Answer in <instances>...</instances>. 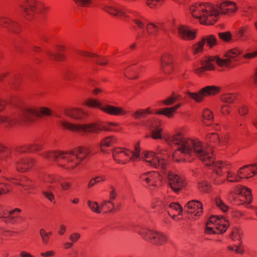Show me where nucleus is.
<instances>
[{"mask_svg": "<svg viewBox=\"0 0 257 257\" xmlns=\"http://www.w3.org/2000/svg\"><path fill=\"white\" fill-rule=\"evenodd\" d=\"M162 71L166 74H171L174 70L173 57L169 54L165 53L161 58Z\"/></svg>", "mask_w": 257, "mask_h": 257, "instance_id": "obj_10", "label": "nucleus"}, {"mask_svg": "<svg viewBox=\"0 0 257 257\" xmlns=\"http://www.w3.org/2000/svg\"><path fill=\"white\" fill-rule=\"evenodd\" d=\"M94 61L97 65L101 66L106 65L108 63V60L105 59L103 57L98 55L96 54V56L93 58Z\"/></svg>", "mask_w": 257, "mask_h": 257, "instance_id": "obj_53", "label": "nucleus"}, {"mask_svg": "<svg viewBox=\"0 0 257 257\" xmlns=\"http://www.w3.org/2000/svg\"><path fill=\"white\" fill-rule=\"evenodd\" d=\"M177 99L176 94L173 92L170 97L167 98L165 100H162V102L165 105L170 106L174 104Z\"/></svg>", "mask_w": 257, "mask_h": 257, "instance_id": "obj_52", "label": "nucleus"}, {"mask_svg": "<svg viewBox=\"0 0 257 257\" xmlns=\"http://www.w3.org/2000/svg\"><path fill=\"white\" fill-rule=\"evenodd\" d=\"M20 9L25 18L29 21L33 20L37 14H47L49 10L48 7L36 0H25L21 3Z\"/></svg>", "mask_w": 257, "mask_h": 257, "instance_id": "obj_2", "label": "nucleus"}, {"mask_svg": "<svg viewBox=\"0 0 257 257\" xmlns=\"http://www.w3.org/2000/svg\"><path fill=\"white\" fill-rule=\"evenodd\" d=\"M186 94L191 99L197 103L204 101L205 95L202 88L198 92H191L189 91L186 92Z\"/></svg>", "mask_w": 257, "mask_h": 257, "instance_id": "obj_22", "label": "nucleus"}, {"mask_svg": "<svg viewBox=\"0 0 257 257\" xmlns=\"http://www.w3.org/2000/svg\"><path fill=\"white\" fill-rule=\"evenodd\" d=\"M142 156V160L150 163L151 166L155 168L159 166V156L154 152L146 151L143 152Z\"/></svg>", "mask_w": 257, "mask_h": 257, "instance_id": "obj_14", "label": "nucleus"}, {"mask_svg": "<svg viewBox=\"0 0 257 257\" xmlns=\"http://www.w3.org/2000/svg\"><path fill=\"white\" fill-rule=\"evenodd\" d=\"M29 147L31 153H36L43 150V146L38 144L29 145Z\"/></svg>", "mask_w": 257, "mask_h": 257, "instance_id": "obj_61", "label": "nucleus"}, {"mask_svg": "<svg viewBox=\"0 0 257 257\" xmlns=\"http://www.w3.org/2000/svg\"><path fill=\"white\" fill-rule=\"evenodd\" d=\"M76 5L82 7H87L92 3V0H74Z\"/></svg>", "mask_w": 257, "mask_h": 257, "instance_id": "obj_63", "label": "nucleus"}, {"mask_svg": "<svg viewBox=\"0 0 257 257\" xmlns=\"http://www.w3.org/2000/svg\"><path fill=\"white\" fill-rule=\"evenodd\" d=\"M113 158L117 163L125 164L127 163L128 150L127 149L116 148L112 150Z\"/></svg>", "mask_w": 257, "mask_h": 257, "instance_id": "obj_13", "label": "nucleus"}, {"mask_svg": "<svg viewBox=\"0 0 257 257\" xmlns=\"http://www.w3.org/2000/svg\"><path fill=\"white\" fill-rule=\"evenodd\" d=\"M116 139L113 136L106 137L104 138L101 142L100 148L101 151H105V148H108L115 143Z\"/></svg>", "mask_w": 257, "mask_h": 257, "instance_id": "obj_28", "label": "nucleus"}, {"mask_svg": "<svg viewBox=\"0 0 257 257\" xmlns=\"http://www.w3.org/2000/svg\"><path fill=\"white\" fill-rule=\"evenodd\" d=\"M227 51L228 52V53L231 54V55H233L236 58H238V57L242 53V51L237 47H234L232 49H229Z\"/></svg>", "mask_w": 257, "mask_h": 257, "instance_id": "obj_60", "label": "nucleus"}, {"mask_svg": "<svg viewBox=\"0 0 257 257\" xmlns=\"http://www.w3.org/2000/svg\"><path fill=\"white\" fill-rule=\"evenodd\" d=\"M22 82V76L20 74L13 76L9 80V84L12 88L16 89L18 88Z\"/></svg>", "mask_w": 257, "mask_h": 257, "instance_id": "obj_31", "label": "nucleus"}, {"mask_svg": "<svg viewBox=\"0 0 257 257\" xmlns=\"http://www.w3.org/2000/svg\"><path fill=\"white\" fill-rule=\"evenodd\" d=\"M198 187L200 191L203 193L209 192L211 188L210 184L206 181L199 182L198 183Z\"/></svg>", "mask_w": 257, "mask_h": 257, "instance_id": "obj_45", "label": "nucleus"}, {"mask_svg": "<svg viewBox=\"0 0 257 257\" xmlns=\"http://www.w3.org/2000/svg\"><path fill=\"white\" fill-rule=\"evenodd\" d=\"M210 49L218 45L217 39L214 35H210L206 37H203Z\"/></svg>", "mask_w": 257, "mask_h": 257, "instance_id": "obj_40", "label": "nucleus"}, {"mask_svg": "<svg viewBox=\"0 0 257 257\" xmlns=\"http://www.w3.org/2000/svg\"><path fill=\"white\" fill-rule=\"evenodd\" d=\"M237 95L235 93H225L220 96V100L225 103H235L237 100Z\"/></svg>", "mask_w": 257, "mask_h": 257, "instance_id": "obj_27", "label": "nucleus"}, {"mask_svg": "<svg viewBox=\"0 0 257 257\" xmlns=\"http://www.w3.org/2000/svg\"><path fill=\"white\" fill-rule=\"evenodd\" d=\"M154 123H156L157 124H158V123H159V125L160 126L161 121L159 120V119H154ZM162 128H159L158 125H157V127L152 132L151 137L154 140L162 139Z\"/></svg>", "mask_w": 257, "mask_h": 257, "instance_id": "obj_32", "label": "nucleus"}, {"mask_svg": "<svg viewBox=\"0 0 257 257\" xmlns=\"http://www.w3.org/2000/svg\"><path fill=\"white\" fill-rule=\"evenodd\" d=\"M179 36L184 41H192L196 38L197 30H190L189 26L181 25L178 28Z\"/></svg>", "mask_w": 257, "mask_h": 257, "instance_id": "obj_7", "label": "nucleus"}, {"mask_svg": "<svg viewBox=\"0 0 257 257\" xmlns=\"http://www.w3.org/2000/svg\"><path fill=\"white\" fill-rule=\"evenodd\" d=\"M154 237L151 240V242L156 245H163L166 242V237L158 232H155Z\"/></svg>", "mask_w": 257, "mask_h": 257, "instance_id": "obj_33", "label": "nucleus"}, {"mask_svg": "<svg viewBox=\"0 0 257 257\" xmlns=\"http://www.w3.org/2000/svg\"><path fill=\"white\" fill-rule=\"evenodd\" d=\"M219 9L220 10V14L221 15H226L229 13H234L238 10L237 6H235V7L232 8H228L225 7H221V5L219 6Z\"/></svg>", "mask_w": 257, "mask_h": 257, "instance_id": "obj_56", "label": "nucleus"}, {"mask_svg": "<svg viewBox=\"0 0 257 257\" xmlns=\"http://www.w3.org/2000/svg\"><path fill=\"white\" fill-rule=\"evenodd\" d=\"M140 141H139L135 145V150L134 151H131L133 155L132 157L130 158V161H135L138 159H140Z\"/></svg>", "mask_w": 257, "mask_h": 257, "instance_id": "obj_42", "label": "nucleus"}, {"mask_svg": "<svg viewBox=\"0 0 257 257\" xmlns=\"http://www.w3.org/2000/svg\"><path fill=\"white\" fill-rule=\"evenodd\" d=\"M114 209V204L111 201L105 202L101 206V210H104L105 212H111Z\"/></svg>", "mask_w": 257, "mask_h": 257, "instance_id": "obj_54", "label": "nucleus"}, {"mask_svg": "<svg viewBox=\"0 0 257 257\" xmlns=\"http://www.w3.org/2000/svg\"><path fill=\"white\" fill-rule=\"evenodd\" d=\"M191 145L192 150H193L194 152L197 154L198 156L206 152L203 149L202 143L201 142H195V140H191Z\"/></svg>", "mask_w": 257, "mask_h": 257, "instance_id": "obj_37", "label": "nucleus"}, {"mask_svg": "<svg viewBox=\"0 0 257 257\" xmlns=\"http://www.w3.org/2000/svg\"><path fill=\"white\" fill-rule=\"evenodd\" d=\"M183 141L181 143H175V145L180 146V147L174 151V154H177L178 152H180L182 154H187L190 157H191L193 152L191 146L188 144L187 141L185 138L183 139Z\"/></svg>", "mask_w": 257, "mask_h": 257, "instance_id": "obj_18", "label": "nucleus"}, {"mask_svg": "<svg viewBox=\"0 0 257 257\" xmlns=\"http://www.w3.org/2000/svg\"><path fill=\"white\" fill-rule=\"evenodd\" d=\"M155 113L158 115H163L169 118H171L174 117L175 113L171 107H166L160 109Z\"/></svg>", "mask_w": 257, "mask_h": 257, "instance_id": "obj_35", "label": "nucleus"}, {"mask_svg": "<svg viewBox=\"0 0 257 257\" xmlns=\"http://www.w3.org/2000/svg\"><path fill=\"white\" fill-rule=\"evenodd\" d=\"M102 111L111 115H124L127 111L121 107L115 106L111 105H105L102 108Z\"/></svg>", "mask_w": 257, "mask_h": 257, "instance_id": "obj_17", "label": "nucleus"}, {"mask_svg": "<svg viewBox=\"0 0 257 257\" xmlns=\"http://www.w3.org/2000/svg\"><path fill=\"white\" fill-rule=\"evenodd\" d=\"M36 163V160L30 157H25L19 159L15 162V167L18 172L26 173L29 172Z\"/></svg>", "mask_w": 257, "mask_h": 257, "instance_id": "obj_5", "label": "nucleus"}, {"mask_svg": "<svg viewBox=\"0 0 257 257\" xmlns=\"http://www.w3.org/2000/svg\"><path fill=\"white\" fill-rule=\"evenodd\" d=\"M223 163L222 161H218L216 163H214V164L213 165L214 166L213 172H215L218 175H222V171L221 166Z\"/></svg>", "mask_w": 257, "mask_h": 257, "instance_id": "obj_59", "label": "nucleus"}, {"mask_svg": "<svg viewBox=\"0 0 257 257\" xmlns=\"http://www.w3.org/2000/svg\"><path fill=\"white\" fill-rule=\"evenodd\" d=\"M36 109L30 108L23 109L17 117L11 118V124L14 125L23 121L30 122L33 121V117H37Z\"/></svg>", "mask_w": 257, "mask_h": 257, "instance_id": "obj_3", "label": "nucleus"}, {"mask_svg": "<svg viewBox=\"0 0 257 257\" xmlns=\"http://www.w3.org/2000/svg\"><path fill=\"white\" fill-rule=\"evenodd\" d=\"M206 139L208 140L210 145L213 146L220 142V139L217 133H213L208 134L206 136Z\"/></svg>", "mask_w": 257, "mask_h": 257, "instance_id": "obj_43", "label": "nucleus"}, {"mask_svg": "<svg viewBox=\"0 0 257 257\" xmlns=\"http://www.w3.org/2000/svg\"><path fill=\"white\" fill-rule=\"evenodd\" d=\"M218 36L219 38L225 43L230 42L232 38V35L230 31L220 32Z\"/></svg>", "mask_w": 257, "mask_h": 257, "instance_id": "obj_44", "label": "nucleus"}, {"mask_svg": "<svg viewBox=\"0 0 257 257\" xmlns=\"http://www.w3.org/2000/svg\"><path fill=\"white\" fill-rule=\"evenodd\" d=\"M152 113L153 112L150 107H148L146 109H139L135 111L132 115L135 119H140L145 118L147 115Z\"/></svg>", "mask_w": 257, "mask_h": 257, "instance_id": "obj_29", "label": "nucleus"}, {"mask_svg": "<svg viewBox=\"0 0 257 257\" xmlns=\"http://www.w3.org/2000/svg\"><path fill=\"white\" fill-rule=\"evenodd\" d=\"M65 114L74 119H82L86 116V113L81 108H72L65 110Z\"/></svg>", "mask_w": 257, "mask_h": 257, "instance_id": "obj_19", "label": "nucleus"}, {"mask_svg": "<svg viewBox=\"0 0 257 257\" xmlns=\"http://www.w3.org/2000/svg\"><path fill=\"white\" fill-rule=\"evenodd\" d=\"M37 117H42L44 116H50L52 115V110L47 107H41L39 110L36 109Z\"/></svg>", "mask_w": 257, "mask_h": 257, "instance_id": "obj_39", "label": "nucleus"}, {"mask_svg": "<svg viewBox=\"0 0 257 257\" xmlns=\"http://www.w3.org/2000/svg\"><path fill=\"white\" fill-rule=\"evenodd\" d=\"M217 58V65L220 67L225 66L228 69H232L237 67L239 65L238 63L231 64L230 63V60L227 58H226V59H221L219 56V58Z\"/></svg>", "mask_w": 257, "mask_h": 257, "instance_id": "obj_24", "label": "nucleus"}, {"mask_svg": "<svg viewBox=\"0 0 257 257\" xmlns=\"http://www.w3.org/2000/svg\"><path fill=\"white\" fill-rule=\"evenodd\" d=\"M169 184L172 190L175 193H178L183 188L184 182L180 176L170 171L168 174Z\"/></svg>", "mask_w": 257, "mask_h": 257, "instance_id": "obj_6", "label": "nucleus"}, {"mask_svg": "<svg viewBox=\"0 0 257 257\" xmlns=\"http://www.w3.org/2000/svg\"><path fill=\"white\" fill-rule=\"evenodd\" d=\"M21 211L22 210L20 208H15L9 211L8 212V216L6 217L5 216V217H4L5 219V222L8 225H17L24 222L25 221V217L19 216H13L14 213H17L19 214Z\"/></svg>", "mask_w": 257, "mask_h": 257, "instance_id": "obj_12", "label": "nucleus"}, {"mask_svg": "<svg viewBox=\"0 0 257 257\" xmlns=\"http://www.w3.org/2000/svg\"><path fill=\"white\" fill-rule=\"evenodd\" d=\"M184 138L183 134L181 132L177 133L172 136V141L175 144L176 142L181 143V141H183V139Z\"/></svg>", "mask_w": 257, "mask_h": 257, "instance_id": "obj_64", "label": "nucleus"}, {"mask_svg": "<svg viewBox=\"0 0 257 257\" xmlns=\"http://www.w3.org/2000/svg\"><path fill=\"white\" fill-rule=\"evenodd\" d=\"M202 5H203V4H200V7H201ZM203 6L205 7H210L212 9L210 14L207 15L209 17L214 16L215 17H217L220 14V11L219 12L217 9H214V5L211 3H205Z\"/></svg>", "mask_w": 257, "mask_h": 257, "instance_id": "obj_57", "label": "nucleus"}, {"mask_svg": "<svg viewBox=\"0 0 257 257\" xmlns=\"http://www.w3.org/2000/svg\"><path fill=\"white\" fill-rule=\"evenodd\" d=\"M0 26L15 34H20L22 30V26L18 22L6 16H0Z\"/></svg>", "mask_w": 257, "mask_h": 257, "instance_id": "obj_4", "label": "nucleus"}, {"mask_svg": "<svg viewBox=\"0 0 257 257\" xmlns=\"http://www.w3.org/2000/svg\"><path fill=\"white\" fill-rule=\"evenodd\" d=\"M198 157L206 167H210L214 164L215 159L209 156V153L207 152L199 155Z\"/></svg>", "mask_w": 257, "mask_h": 257, "instance_id": "obj_25", "label": "nucleus"}, {"mask_svg": "<svg viewBox=\"0 0 257 257\" xmlns=\"http://www.w3.org/2000/svg\"><path fill=\"white\" fill-rule=\"evenodd\" d=\"M61 125L67 130L75 132H83L86 133H92L91 123L88 124H72L67 122H62Z\"/></svg>", "mask_w": 257, "mask_h": 257, "instance_id": "obj_8", "label": "nucleus"}, {"mask_svg": "<svg viewBox=\"0 0 257 257\" xmlns=\"http://www.w3.org/2000/svg\"><path fill=\"white\" fill-rule=\"evenodd\" d=\"M230 237L233 240H235L236 239L240 240L241 237L239 234V229L234 227L230 234Z\"/></svg>", "mask_w": 257, "mask_h": 257, "instance_id": "obj_62", "label": "nucleus"}, {"mask_svg": "<svg viewBox=\"0 0 257 257\" xmlns=\"http://www.w3.org/2000/svg\"><path fill=\"white\" fill-rule=\"evenodd\" d=\"M11 154V151L10 149L0 143V159H3L10 157Z\"/></svg>", "mask_w": 257, "mask_h": 257, "instance_id": "obj_47", "label": "nucleus"}, {"mask_svg": "<svg viewBox=\"0 0 257 257\" xmlns=\"http://www.w3.org/2000/svg\"><path fill=\"white\" fill-rule=\"evenodd\" d=\"M202 115L203 118L206 121H203L204 124L210 126L213 120V114L211 110L208 108L203 109Z\"/></svg>", "mask_w": 257, "mask_h": 257, "instance_id": "obj_26", "label": "nucleus"}, {"mask_svg": "<svg viewBox=\"0 0 257 257\" xmlns=\"http://www.w3.org/2000/svg\"><path fill=\"white\" fill-rule=\"evenodd\" d=\"M87 204L92 212L97 213H99L101 212V208L100 207L98 204L96 202L89 200L87 201Z\"/></svg>", "mask_w": 257, "mask_h": 257, "instance_id": "obj_49", "label": "nucleus"}, {"mask_svg": "<svg viewBox=\"0 0 257 257\" xmlns=\"http://www.w3.org/2000/svg\"><path fill=\"white\" fill-rule=\"evenodd\" d=\"M205 44V40L204 38H201L200 41L193 45L192 46V50L193 55H195L202 52Z\"/></svg>", "mask_w": 257, "mask_h": 257, "instance_id": "obj_34", "label": "nucleus"}, {"mask_svg": "<svg viewBox=\"0 0 257 257\" xmlns=\"http://www.w3.org/2000/svg\"><path fill=\"white\" fill-rule=\"evenodd\" d=\"M155 231L147 229L142 228L139 231V234L146 240H149L151 242L152 238L154 237V235Z\"/></svg>", "mask_w": 257, "mask_h": 257, "instance_id": "obj_38", "label": "nucleus"}, {"mask_svg": "<svg viewBox=\"0 0 257 257\" xmlns=\"http://www.w3.org/2000/svg\"><path fill=\"white\" fill-rule=\"evenodd\" d=\"M90 108H98L102 110V103L97 99L90 98L86 100L83 104Z\"/></svg>", "mask_w": 257, "mask_h": 257, "instance_id": "obj_30", "label": "nucleus"}, {"mask_svg": "<svg viewBox=\"0 0 257 257\" xmlns=\"http://www.w3.org/2000/svg\"><path fill=\"white\" fill-rule=\"evenodd\" d=\"M169 210H173V211H176L178 215H182L183 208L178 202H172L169 206Z\"/></svg>", "mask_w": 257, "mask_h": 257, "instance_id": "obj_50", "label": "nucleus"}, {"mask_svg": "<svg viewBox=\"0 0 257 257\" xmlns=\"http://www.w3.org/2000/svg\"><path fill=\"white\" fill-rule=\"evenodd\" d=\"M147 30L149 36H156L159 32V28L153 23H149L147 26Z\"/></svg>", "mask_w": 257, "mask_h": 257, "instance_id": "obj_46", "label": "nucleus"}, {"mask_svg": "<svg viewBox=\"0 0 257 257\" xmlns=\"http://www.w3.org/2000/svg\"><path fill=\"white\" fill-rule=\"evenodd\" d=\"M12 189L11 185L8 183H0V196L9 193Z\"/></svg>", "mask_w": 257, "mask_h": 257, "instance_id": "obj_55", "label": "nucleus"}, {"mask_svg": "<svg viewBox=\"0 0 257 257\" xmlns=\"http://www.w3.org/2000/svg\"><path fill=\"white\" fill-rule=\"evenodd\" d=\"M205 97L215 96L219 94L221 90L220 86L208 85L202 88Z\"/></svg>", "mask_w": 257, "mask_h": 257, "instance_id": "obj_21", "label": "nucleus"}, {"mask_svg": "<svg viewBox=\"0 0 257 257\" xmlns=\"http://www.w3.org/2000/svg\"><path fill=\"white\" fill-rule=\"evenodd\" d=\"M29 145L18 146L15 148L14 150L20 154H30L31 151Z\"/></svg>", "mask_w": 257, "mask_h": 257, "instance_id": "obj_48", "label": "nucleus"}, {"mask_svg": "<svg viewBox=\"0 0 257 257\" xmlns=\"http://www.w3.org/2000/svg\"><path fill=\"white\" fill-rule=\"evenodd\" d=\"M10 180L13 183L23 187L25 190L34 188L35 182L24 175H21L17 178H11Z\"/></svg>", "mask_w": 257, "mask_h": 257, "instance_id": "obj_9", "label": "nucleus"}, {"mask_svg": "<svg viewBox=\"0 0 257 257\" xmlns=\"http://www.w3.org/2000/svg\"><path fill=\"white\" fill-rule=\"evenodd\" d=\"M238 173L242 175V178L249 179L257 175V166L255 164L245 165L238 170Z\"/></svg>", "mask_w": 257, "mask_h": 257, "instance_id": "obj_16", "label": "nucleus"}, {"mask_svg": "<svg viewBox=\"0 0 257 257\" xmlns=\"http://www.w3.org/2000/svg\"><path fill=\"white\" fill-rule=\"evenodd\" d=\"M119 125L118 123L114 122H93L91 123L92 133L98 134L102 131L111 132L113 130L112 126H117Z\"/></svg>", "mask_w": 257, "mask_h": 257, "instance_id": "obj_11", "label": "nucleus"}, {"mask_svg": "<svg viewBox=\"0 0 257 257\" xmlns=\"http://www.w3.org/2000/svg\"><path fill=\"white\" fill-rule=\"evenodd\" d=\"M103 10L113 16L127 17L126 14L124 12L112 7L105 6L103 7Z\"/></svg>", "mask_w": 257, "mask_h": 257, "instance_id": "obj_23", "label": "nucleus"}, {"mask_svg": "<svg viewBox=\"0 0 257 257\" xmlns=\"http://www.w3.org/2000/svg\"><path fill=\"white\" fill-rule=\"evenodd\" d=\"M248 29V26H243L241 27L237 31L235 32V37L238 39H241L242 40H246L244 39L245 33Z\"/></svg>", "mask_w": 257, "mask_h": 257, "instance_id": "obj_51", "label": "nucleus"}, {"mask_svg": "<svg viewBox=\"0 0 257 257\" xmlns=\"http://www.w3.org/2000/svg\"><path fill=\"white\" fill-rule=\"evenodd\" d=\"M238 192L239 195H241V197L244 198V200L241 199L244 203L247 204L251 203L252 200V195L250 189L241 185L240 188H238Z\"/></svg>", "mask_w": 257, "mask_h": 257, "instance_id": "obj_20", "label": "nucleus"}, {"mask_svg": "<svg viewBox=\"0 0 257 257\" xmlns=\"http://www.w3.org/2000/svg\"><path fill=\"white\" fill-rule=\"evenodd\" d=\"M225 223H221V222H219V223L216 224V226L215 227V228L218 231L217 234H223L225 233L228 227H229L230 224L228 220H225Z\"/></svg>", "mask_w": 257, "mask_h": 257, "instance_id": "obj_41", "label": "nucleus"}, {"mask_svg": "<svg viewBox=\"0 0 257 257\" xmlns=\"http://www.w3.org/2000/svg\"><path fill=\"white\" fill-rule=\"evenodd\" d=\"M91 155L90 149L80 146L66 152L57 150L49 151L45 153V157L50 161H63L64 164L61 166L70 170L75 168Z\"/></svg>", "mask_w": 257, "mask_h": 257, "instance_id": "obj_1", "label": "nucleus"}, {"mask_svg": "<svg viewBox=\"0 0 257 257\" xmlns=\"http://www.w3.org/2000/svg\"><path fill=\"white\" fill-rule=\"evenodd\" d=\"M186 206L191 210L194 209L193 211H187L186 213L188 214H194L195 216H200L203 213V205L200 201L198 200H191L189 201Z\"/></svg>", "mask_w": 257, "mask_h": 257, "instance_id": "obj_15", "label": "nucleus"}, {"mask_svg": "<svg viewBox=\"0 0 257 257\" xmlns=\"http://www.w3.org/2000/svg\"><path fill=\"white\" fill-rule=\"evenodd\" d=\"M46 54L51 59L54 61L62 62L66 59V55L63 53H54L50 51H47Z\"/></svg>", "mask_w": 257, "mask_h": 257, "instance_id": "obj_36", "label": "nucleus"}, {"mask_svg": "<svg viewBox=\"0 0 257 257\" xmlns=\"http://www.w3.org/2000/svg\"><path fill=\"white\" fill-rule=\"evenodd\" d=\"M211 66H203L202 65L201 67L197 68L194 70V72L195 74L199 76H201L203 75L204 73L206 71H209L208 69L211 68Z\"/></svg>", "mask_w": 257, "mask_h": 257, "instance_id": "obj_58", "label": "nucleus"}]
</instances>
